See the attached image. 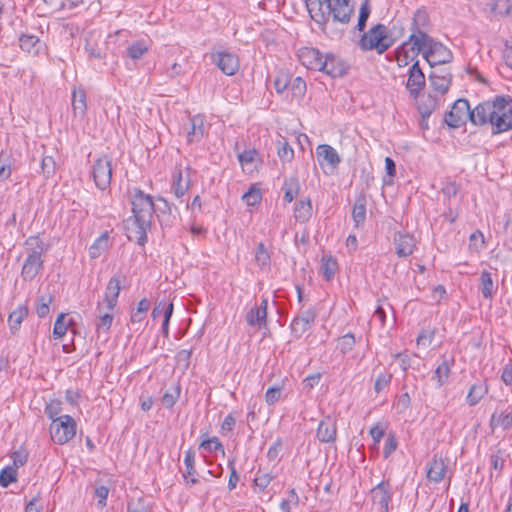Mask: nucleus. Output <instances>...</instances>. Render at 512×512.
Instances as JSON below:
<instances>
[{"instance_id":"2eb2a0df","label":"nucleus","mask_w":512,"mask_h":512,"mask_svg":"<svg viewBox=\"0 0 512 512\" xmlns=\"http://www.w3.org/2000/svg\"><path fill=\"white\" fill-rule=\"evenodd\" d=\"M212 62L227 76L236 74L239 69V59L236 54L219 51L211 55Z\"/></svg>"},{"instance_id":"680f3d73","label":"nucleus","mask_w":512,"mask_h":512,"mask_svg":"<svg viewBox=\"0 0 512 512\" xmlns=\"http://www.w3.org/2000/svg\"><path fill=\"white\" fill-rule=\"evenodd\" d=\"M262 199L261 192L259 189L250 188L244 195L243 200L248 206H255L260 203Z\"/></svg>"},{"instance_id":"9b49d317","label":"nucleus","mask_w":512,"mask_h":512,"mask_svg":"<svg viewBox=\"0 0 512 512\" xmlns=\"http://www.w3.org/2000/svg\"><path fill=\"white\" fill-rule=\"evenodd\" d=\"M432 39L426 31L411 32L408 39L400 45V49H408L412 54V58H416L419 54L423 55L425 50L429 49Z\"/></svg>"},{"instance_id":"a18cd8bd","label":"nucleus","mask_w":512,"mask_h":512,"mask_svg":"<svg viewBox=\"0 0 512 512\" xmlns=\"http://www.w3.org/2000/svg\"><path fill=\"white\" fill-rule=\"evenodd\" d=\"M337 270V261L332 256L323 257L321 260V272L323 277L329 281L334 278Z\"/></svg>"},{"instance_id":"a878e982","label":"nucleus","mask_w":512,"mask_h":512,"mask_svg":"<svg viewBox=\"0 0 512 512\" xmlns=\"http://www.w3.org/2000/svg\"><path fill=\"white\" fill-rule=\"evenodd\" d=\"M187 175L186 177L183 176V173L181 170H177L173 173V181H172V189H173V192H174V195L178 198V199H181L186 191L188 190V188L190 187V170L191 168L190 167H187Z\"/></svg>"},{"instance_id":"37998d69","label":"nucleus","mask_w":512,"mask_h":512,"mask_svg":"<svg viewBox=\"0 0 512 512\" xmlns=\"http://www.w3.org/2000/svg\"><path fill=\"white\" fill-rule=\"evenodd\" d=\"M452 79L446 76H435V75H429V82L431 87L435 92L440 93L441 95L445 94L450 85H451Z\"/></svg>"},{"instance_id":"473e14b6","label":"nucleus","mask_w":512,"mask_h":512,"mask_svg":"<svg viewBox=\"0 0 512 512\" xmlns=\"http://www.w3.org/2000/svg\"><path fill=\"white\" fill-rule=\"evenodd\" d=\"M490 427L494 430L497 427H501L504 431H508L512 428V409L509 412L495 411L490 418Z\"/></svg>"},{"instance_id":"0e129e2a","label":"nucleus","mask_w":512,"mask_h":512,"mask_svg":"<svg viewBox=\"0 0 512 512\" xmlns=\"http://www.w3.org/2000/svg\"><path fill=\"white\" fill-rule=\"evenodd\" d=\"M228 468L230 470V476H229V480H228V489L230 491H232L236 488L237 483L239 481V475L235 468V459L234 458L228 460Z\"/></svg>"},{"instance_id":"0eeeda50","label":"nucleus","mask_w":512,"mask_h":512,"mask_svg":"<svg viewBox=\"0 0 512 512\" xmlns=\"http://www.w3.org/2000/svg\"><path fill=\"white\" fill-rule=\"evenodd\" d=\"M92 176L96 187L106 190L112 179V159L108 155L98 157L92 165Z\"/></svg>"},{"instance_id":"5701e85b","label":"nucleus","mask_w":512,"mask_h":512,"mask_svg":"<svg viewBox=\"0 0 512 512\" xmlns=\"http://www.w3.org/2000/svg\"><path fill=\"white\" fill-rule=\"evenodd\" d=\"M394 244L398 257L405 258L411 255L415 248V239L412 235L396 233L394 236Z\"/></svg>"},{"instance_id":"c756f323","label":"nucleus","mask_w":512,"mask_h":512,"mask_svg":"<svg viewBox=\"0 0 512 512\" xmlns=\"http://www.w3.org/2000/svg\"><path fill=\"white\" fill-rule=\"evenodd\" d=\"M366 205H367V199L366 195L363 193H360L354 202L353 209H352V218L355 223V226L358 227L362 224H364L366 220Z\"/></svg>"},{"instance_id":"bf43d9fd","label":"nucleus","mask_w":512,"mask_h":512,"mask_svg":"<svg viewBox=\"0 0 512 512\" xmlns=\"http://www.w3.org/2000/svg\"><path fill=\"white\" fill-rule=\"evenodd\" d=\"M255 260L261 267L268 266L270 264V255L263 243H259L256 248Z\"/></svg>"},{"instance_id":"4c0bfd02","label":"nucleus","mask_w":512,"mask_h":512,"mask_svg":"<svg viewBox=\"0 0 512 512\" xmlns=\"http://www.w3.org/2000/svg\"><path fill=\"white\" fill-rule=\"evenodd\" d=\"M436 107H437V99L434 96L428 94V95H424L420 99V101L418 103V111H419L421 118H423V121L430 117V115L436 109Z\"/></svg>"},{"instance_id":"e433bc0d","label":"nucleus","mask_w":512,"mask_h":512,"mask_svg":"<svg viewBox=\"0 0 512 512\" xmlns=\"http://www.w3.org/2000/svg\"><path fill=\"white\" fill-rule=\"evenodd\" d=\"M72 108L75 117H83L87 110L86 94L83 89L74 90L72 93Z\"/></svg>"},{"instance_id":"4d7b16f0","label":"nucleus","mask_w":512,"mask_h":512,"mask_svg":"<svg viewBox=\"0 0 512 512\" xmlns=\"http://www.w3.org/2000/svg\"><path fill=\"white\" fill-rule=\"evenodd\" d=\"M392 380V374L388 372H381L375 379L374 391L379 394L389 387Z\"/></svg>"},{"instance_id":"774afa93","label":"nucleus","mask_w":512,"mask_h":512,"mask_svg":"<svg viewBox=\"0 0 512 512\" xmlns=\"http://www.w3.org/2000/svg\"><path fill=\"white\" fill-rule=\"evenodd\" d=\"M192 356V349H182L176 354V361L184 368H188L190 365V359Z\"/></svg>"},{"instance_id":"ddd939ff","label":"nucleus","mask_w":512,"mask_h":512,"mask_svg":"<svg viewBox=\"0 0 512 512\" xmlns=\"http://www.w3.org/2000/svg\"><path fill=\"white\" fill-rule=\"evenodd\" d=\"M426 78L422 69L419 65V60H415L408 71V79L406 82V88L409 91L410 96L413 99H417L420 92L425 87Z\"/></svg>"},{"instance_id":"f257e3e1","label":"nucleus","mask_w":512,"mask_h":512,"mask_svg":"<svg viewBox=\"0 0 512 512\" xmlns=\"http://www.w3.org/2000/svg\"><path fill=\"white\" fill-rule=\"evenodd\" d=\"M304 2L311 19L321 26L328 23L331 15L334 21L348 24L354 13L349 0H330L325 3L319 0H304Z\"/></svg>"},{"instance_id":"bb28decb","label":"nucleus","mask_w":512,"mask_h":512,"mask_svg":"<svg viewBox=\"0 0 512 512\" xmlns=\"http://www.w3.org/2000/svg\"><path fill=\"white\" fill-rule=\"evenodd\" d=\"M19 46L24 52L32 55H38L44 48L43 42L32 34H22L19 37Z\"/></svg>"},{"instance_id":"1a4fd4ad","label":"nucleus","mask_w":512,"mask_h":512,"mask_svg":"<svg viewBox=\"0 0 512 512\" xmlns=\"http://www.w3.org/2000/svg\"><path fill=\"white\" fill-rule=\"evenodd\" d=\"M470 105L468 100L460 98L456 100L451 110L448 111L444 116V122L450 128H459L469 120Z\"/></svg>"},{"instance_id":"39448f33","label":"nucleus","mask_w":512,"mask_h":512,"mask_svg":"<svg viewBox=\"0 0 512 512\" xmlns=\"http://www.w3.org/2000/svg\"><path fill=\"white\" fill-rule=\"evenodd\" d=\"M130 204L132 206V215L150 222L154 214V202L151 195L146 194L138 187L128 190Z\"/></svg>"},{"instance_id":"4be33fe9","label":"nucleus","mask_w":512,"mask_h":512,"mask_svg":"<svg viewBox=\"0 0 512 512\" xmlns=\"http://www.w3.org/2000/svg\"><path fill=\"white\" fill-rule=\"evenodd\" d=\"M316 156L319 164H328L331 168H336L341 162V158L337 151L328 144H320L316 148Z\"/></svg>"},{"instance_id":"13d9d810","label":"nucleus","mask_w":512,"mask_h":512,"mask_svg":"<svg viewBox=\"0 0 512 512\" xmlns=\"http://www.w3.org/2000/svg\"><path fill=\"white\" fill-rule=\"evenodd\" d=\"M42 173L46 178H50L55 174L56 162L52 156H44L41 160Z\"/></svg>"},{"instance_id":"7ed1b4c3","label":"nucleus","mask_w":512,"mask_h":512,"mask_svg":"<svg viewBox=\"0 0 512 512\" xmlns=\"http://www.w3.org/2000/svg\"><path fill=\"white\" fill-rule=\"evenodd\" d=\"M25 244L30 247V252L21 269V277L24 281H32L43 267L41 254L44 251V243L38 236H30Z\"/></svg>"},{"instance_id":"603ef678","label":"nucleus","mask_w":512,"mask_h":512,"mask_svg":"<svg viewBox=\"0 0 512 512\" xmlns=\"http://www.w3.org/2000/svg\"><path fill=\"white\" fill-rule=\"evenodd\" d=\"M277 154L282 162H290L294 157V151L286 140L277 142Z\"/></svg>"},{"instance_id":"e2e57ef3","label":"nucleus","mask_w":512,"mask_h":512,"mask_svg":"<svg viewBox=\"0 0 512 512\" xmlns=\"http://www.w3.org/2000/svg\"><path fill=\"white\" fill-rule=\"evenodd\" d=\"M282 394V387L280 386H272L267 389L265 393V401L268 405H273L276 403Z\"/></svg>"},{"instance_id":"864d4df0","label":"nucleus","mask_w":512,"mask_h":512,"mask_svg":"<svg viewBox=\"0 0 512 512\" xmlns=\"http://www.w3.org/2000/svg\"><path fill=\"white\" fill-rule=\"evenodd\" d=\"M355 337L352 333H347L338 339L337 348L345 355L351 352L355 347Z\"/></svg>"},{"instance_id":"49530a36","label":"nucleus","mask_w":512,"mask_h":512,"mask_svg":"<svg viewBox=\"0 0 512 512\" xmlns=\"http://www.w3.org/2000/svg\"><path fill=\"white\" fill-rule=\"evenodd\" d=\"M370 13H371L370 1L364 0L359 9L358 21H357V25H356L355 29H357L360 32H363L365 30Z\"/></svg>"},{"instance_id":"4468645a","label":"nucleus","mask_w":512,"mask_h":512,"mask_svg":"<svg viewBox=\"0 0 512 512\" xmlns=\"http://www.w3.org/2000/svg\"><path fill=\"white\" fill-rule=\"evenodd\" d=\"M495 99L479 103L474 109L470 108L469 121L474 125H484L490 123L493 127L495 114Z\"/></svg>"},{"instance_id":"c9c22d12","label":"nucleus","mask_w":512,"mask_h":512,"mask_svg":"<svg viewBox=\"0 0 512 512\" xmlns=\"http://www.w3.org/2000/svg\"><path fill=\"white\" fill-rule=\"evenodd\" d=\"M430 24V19L427 11L425 9H418L412 18L410 24V31H426L428 30Z\"/></svg>"},{"instance_id":"58836bf2","label":"nucleus","mask_w":512,"mask_h":512,"mask_svg":"<svg viewBox=\"0 0 512 512\" xmlns=\"http://www.w3.org/2000/svg\"><path fill=\"white\" fill-rule=\"evenodd\" d=\"M109 245V234L107 231L103 232L89 247V256L92 259L98 258Z\"/></svg>"},{"instance_id":"052dcab7","label":"nucleus","mask_w":512,"mask_h":512,"mask_svg":"<svg viewBox=\"0 0 512 512\" xmlns=\"http://www.w3.org/2000/svg\"><path fill=\"white\" fill-rule=\"evenodd\" d=\"M290 89L293 96L301 98L306 93V82L301 77H296L293 79Z\"/></svg>"},{"instance_id":"6ab92c4d","label":"nucleus","mask_w":512,"mask_h":512,"mask_svg":"<svg viewBox=\"0 0 512 512\" xmlns=\"http://www.w3.org/2000/svg\"><path fill=\"white\" fill-rule=\"evenodd\" d=\"M268 300L262 298L259 305L252 307L245 316L246 322L251 327L261 328L266 325Z\"/></svg>"},{"instance_id":"6e6552de","label":"nucleus","mask_w":512,"mask_h":512,"mask_svg":"<svg viewBox=\"0 0 512 512\" xmlns=\"http://www.w3.org/2000/svg\"><path fill=\"white\" fill-rule=\"evenodd\" d=\"M125 230L127 238L130 241L135 240L138 245L144 246L147 242V232L151 229L152 221L144 220L131 215L125 221Z\"/></svg>"},{"instance_id":"9d476101","label":"nucleus","mask_w":512,"mask_h":512,"mask_svg":"<svg viewBox=\"0 0 512 512\" xmlns=\"http://www.w3.org/2000/svg\"><path fill=\"white\" fill-rule=\"evenodd\" d=\"M423 58L429 63L431 68H434V66L450 63L453 59V54L445 45L433 38L429 49L423 53Z\"/></svg>"},{"instance_id":"cd10ccee","label":"nucleus","mask_w":512,"mask_h":512,"mask_svg":"<svg viewBox=\"0 0 512 512\" xmlns=\"http://www.w3.org/2000/svg\"><path fill=\"white\" fill-rule=\"evenodd\" d=\"M312 202L310 198L300 199L295 203L294 218L299 223H306L312 217Z\"/></svg>"},{"instance_id":"b1692460","label":"nucleus","mask_w":512,"mask_h":512,"mask_svg":"<svg viewBox=\"0 0 512 512\" xmlns=\"http://www.w3.org/2000/svg\"><path fill=\"white\" fill-rule=\"evenodd\" d=\"M448 468V461L443 458L434 457L429 464L426 476L429 481L440 483L446 475Z\"/></svg>"},{"instance_id":"3c124183","label":"nucleus","mask_w":512,"mask_h":512,"mask_svg":"<svg viewBox=\"0 0 512 512\" xmlns=\"http://www.w3.org/2000/svg\"><path fill=\"white\" fill-rule=\"evenodd\" d=\"M180 386L177 384L170 390L164 392L161 402L164 407L171 409L180 397Z\"/></svg>"},{"instance_id":"de8ad7c7","label":"nucleus","mask_w":512,"mask_h":512,"mask_svg":"<svg viewBox=\"0 0 512 512\" xmlns=\"http://www.w3.org/2000/svg\"><path fill=\"white\" fill-rule=\"evenodd\" d=\"M450 371L449 362L448 360L444 359L442 363L437 366L433 377L436 379L438 387L443 386L447 382L450 376Z\"/></svg>"},{"instance_id":"79ce46f5","label":"nucleus","mask_w":512,"mask_h":512,"mask_svg":"<svg viewBox=\"0 0 512 512\" xmlns=\"http://www.w3.org/2000/svg\"><path fill=\"white\" fill-rule=\"evenodd\" d=\"M199 448L208 452L221 451L222 454H225L224 447L216 436L209 438L207 437V434H203L201 436Z\"/></svg>"},{"instance_id":"7c9ffc66","label":"nucleus","mask_w":512,"mask_h":512,"mask_svg":"<svg viewBox=\"0 0 512 512\" xmlns=\"http://www.w3.org/2000/svg\"><path fill=\"white\" fill-rule=\"evenodd\" d=\"M28 312L29 310L26 305H19L9 314L8 324L12 334H16L19 331L22 321L28 316Z\"/></svg>"},{"instance_id":"20e7f679","label":"nucleus","mask_w":512,"mask_h":512,"mask_svg":"<svg viewBox=\"0 0 512 512\" xmlns=\"http://www.w3.org/2000/svg\"><path fill=\"white\" fill-rule=\"evenodd\" d=\"M495 112L493 116V134L512 129V99L505 96H496Z\"/></svg>"},{"instance_id":"393cba45","label":"nucleus","mask_w":512,"mask_h":512,"mask_svg":"<svg viewBox=\"0 0 512 512\" xmlns=\"http://www.w3.org/2000/svg\"><path fill=\"white\" fill-rule=\"evenodd\" d=\"M120 291V279L118 276H113L106 286L103 300L108 311H112L116 307Z\"/></svg>"},{"instance_id":"f8f14e48","label":"nucleus","mask_w":512,"mask_h":512,"mask_svg":"<svg viewBox=\"0 0 512 512\" xmlns=\"http://www.w3.org/2000/svg\"><path fill=\"white\" fill-rule=\"evenodd\" d=\"M372 502L380 512H390V503L393 498V491L389 481H381L371 491Z\"/></svg>"},{"instance_id":"6e6d98bb","label":"nucleus","mask_w":512,"mask_h":512,"mask_svg":"<svg viewBox=\"0 0 512 512\" xmlns=\"http://www.w3.org/2000/svg\"><path fill=\"white\" fill-rule=\"evenodd\" d=\"M65 316L66 314L60 313L54 323L53 336L55 339H61L66 334L68 326L72 323V320L69 323H65Z\"/></svg>"},{"instance_id":"f03ea898","label":"nucleus","mask_w":512,"mask_h":512,"mask_svg":"<svg viewBox=\"0 0 512 512\" xmlns=\"http://www.w3.org/2000/svg\"><path fill=\"white\" fill-rule=\"evenodd\" d=\"M395 41L388 27L378 23L363 33L359 40V47L363 51L374 50L378 54H383L394 45Z\"/></svg>"},{"instance_id":"412c9836","label":"nucleus","mask_w":512,"mask_h":512,"mask_svg":"<svg viewBox=\"0 0 512 512\" xmlns=\"http://www.w3.org/2000/svg\"><path fill=\"white\" fill-rule=\"evenodd\" d=\"M154 213L156 214L158 222L163 229L173 225L175 217L171 214L170 204L163 197L156 198Z\"/></svg>"},{"instance_id":"f3484780","label":"nucleus","mask_w":512,"mask_h":512,"mask_svg":"<svg viewBox=\"0 0 512 512\" xmlns=\"http://www.w3.org/2000/svg\"><path fill=\"white\" fill-rule=\"evenodd\" d=\"M316 437L321 443H334L337 437V423L331 416H325L318 424Z\"/></svg>"},{"instance_id":"aec40b11","label":"nucleus","mask_w":512,"mask_h":512,"mask_svg":"<svg viewBox=\"0 0 512 512\" xmlns=\"http://www.w3.org/2000/svg\"><path fill=\"white\" fill-rule=\"evenodd\" d=\"M301 63L310 70H320L324 55L316 48L303 47L298 52Z\"/></svg>"},{"instance_id":"a211bd4d","label":"nucleus","mask_w":512,"mask_h":512,"mask_svg":"<svg viewBox=\"0 0 512 512\" xmlns=\"http://www.w3.org/2000/svg\"><path fill=\"white\" fill-rule=\"evenodd\" d=\"M332 78L342 77L347 72L345 63L332 54H326L323 58L320 70Z\"/></svg>"},{"instance_id":"09e8293b","label":"nucleus","mask_w":512,"mask_h":512,"mask_svg":"<svg viewBox=\"0 0 512 512\" xmlns=\"http://www.w3.org/2000/svg\"><path fill=\"white\" fill-rule=\"evenodd\" d=\"M148 52V46L144 41H136L127 47V55L133 60L141 59Z\"/></svg>"},{"instance_id":"c85d7f7f","label":"nucleus","mask_w":512,"mask_h":512,"mask_svg":"<svg viewBox=\"0 0 512 512\" xmlns=\"http://www.w3.org/2000/svg\"><path fill=\"white\" fill-rule=\"evenodd\" d=\"M204 136V121L199 115L190 119V127L187 130L188 143L199 142Z\"/></svg>"},{"instance_id":"f704fd0d","label":"nucleus","mask_w":512,"mask_h":512,"mask_svg":"<svg viewBox=\"0 0 512 512\" xmlns=\"http://www.w3.org/2000/svg\"><path fill=\"white\" fill-rule=\"evenodd\" d=\"M184 464L186 467V472L183 474V477L186 479V483L196 484L198 479L195 477V452L193 450L189 449L185 452Z\"/></svg>"},{"instance_id":"c03bdc74","label":"nucleus","mask_w":512,"mask_h":512,"mask_svg":"<svg viewBox=\"0 0 512 512\" xmlns=\"http://www.w3.org/2000/svg\"><path fill=\"white\" fill-rule=\"evenodd\" d=\"M44 3L52 10L57 12L61 10H69L79 5L82 0H43Z\"/></svg>"},{"instance_id":"dca6fc26","label":"nucleus","mask_w":512,"mask_h":512,"mask_svg":"<svg viewBox=\"0 0 512 512\" xmlns=\"http://www.w3.org/2000/svg\"><path fill=\"white\" fill-rule=\"evenodd\" d=\"M317 313L315 308L311 307L300 312L299 315L293 318L290 329L294 337L300 338L307 332L316 319Z\"/></svg>"},{"instance_id":"2f4dec72","label":"nucleus","mask_w":512,"mask_h":512,"mask_svg":"<svg viewBox=\"0 0 512 512\" xmlns=\"http://www.w3.org/2000/svg\"><path fill=\"white\" fill-rule=\"evenodd\" d=\"M282 190L284 192V201L291 203L299 194L300 182L297 175H293L284 180Z\"/></svg>"},{"instance_id":"72a5a7b5","label":"nucleus","mask_w":512,"mask_h":512,"mask_svg":"<svg viewBox=\"0 0 512 512\" xmlns=\"http://www.w3.org/2000/svg\"><path fill=\"white\" fill-rule=\"evenodd\" d=\"M488 393V385L484 382L473 384L466 396V402L469 406L477 405L481 399Z\"/></svg>"},{"instance_id":"423d86ee","label":"nucleus","mask_w":512,"mask_h":512,"mask_svg":"<svg viewBox=\"0 0 512 512\" xmlns=\"http://www.w3.org/2000/svg\"><path fill=\"white\" fill-rule=\"evenodd\" d=\"M50 434L52 440L59 445L69 442L76 434L74 418L70 415H62L54 419V423L50 425Z\"/></svg>"},{"instance_id":"8fccbe9b","label":"nucleus","mask_w":512,"mask_h":512,"mask_svg":"<svg viewBox=\"0 0 512 512\" xmlns=\"http://www.w3.org/2000/svg\"><path fill=\"white\" fill-rule=\"evenodd\" d=\"M52 301L53 296L51 294L41 295L37 298L36 312L40 318H44L49 314Z\"/></svg>"},{"instance_id":"338daca9","label":"nucleus","mask_w":512,"mask_h":512,"mask_svg":"<svg viewBox=\"0 0 512 512\" xmlns=\"http://www.w3.org/2000/svg\"><path fill=\"white\" fill-rule=\"evenodd\" d=\"M398 442L393 433H389L385 440V445L383 449L384 458H388L397 448Z\"/></svg>"},{"instance_id":"69168bd1","label":"nucleus","mask_w":512,"mask_h":512,"mask_svg":"<svg viewBox=\"0 0 512 512\" xmlns=\"http://www.w3.org/2000/svg\"><path fill=\"white\" fill-rule=\"evenodd\" d=\"M273 476L269 473H262L260 471L257 472L256 477L254 479V484L257 486L261 491H264L265 488L270 484L272 481Z\"/></svg>"},{"instance_id":"a19ab883","label":"nucleus","mask_w":512,"mask_h":512,"mask_svg":"<svg viewBox=\"0 0 512 512\" xmlns=\"http://www.w3.org/2000/svg\"><path fill=\"white\" fill-rule=\"evenodd\" d=\"M480 290L485 299H491L494 294V283L491 273L487 270L481 272L480 275Z\"/></svg>"},{"instance_id":"ea45409f","label":"nucleus","mask_w":512,"mask_h":512,"mask_svg":"<svg viewBox=\"0 0 512 512\" xmlns=\"http://www.w3.org/2000/svg\"><path fill=\"white\" fill-rule=\"evenodd\" d=\"M97 311L99 312V316L95 321L96 331L98 333L104 332L108 333L111 328L113 322V315L109 312L102 313V303L98 302Z\"/></svg>"},{"instance_id":"5fc2aeb1","label":"nucleus","mask_w":512,"mask_h":512,"mask_svg":"<svg viewBox=\"0 0 512 512\" xmlns=\"http://www.w3.org/2000/svg\"><path fill=\"white\" fill-rule=\"evenodd\" d=\"M17 480V469L12 466L3 468L0 472V486L6 488Z\"/></svg>"}]
</instances>
